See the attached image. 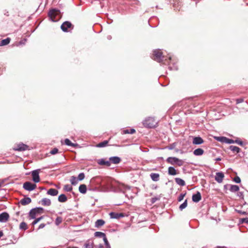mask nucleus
Instances as JSON below:
<instances>
[{
    "label": "nucleus",
    "instance_id": "obj_54",
    "mask_svg": "<svg viewBox=\"0 0 248 248\" xmlns=\"http://www.w3.org/2000/svg\"><path fill=\"white\" fill-rule=\"evenodd\" d=\"M95 248H104L103 246L101 244L95 247Z\"/></svg>",
    "mask_w": 248,
    "mask_h": 248
},
{
    "label": "nucleus",
    "instance_id": "obj_9",
    "mask_svg": "<svg viewBox=\"0 0 248 248\" xmlns=\"http://www.w3.org/2000/svg\"><path fill=\"white\" fill-rule=\"evenodd\" d=\"M224 177V174L222 172H218L216 173L215 180L218 183H221Z\"/></svg>",
    "mask_w": 248,
    "mask_h": 248
},
{
    "label": "nucleus",
    "instance_id": "obj_23",
    "mask_svg": "<svg viewBox=\"0 0 248 248\" xmlns=\"http://www.w3.org/2000/svg\"><path fill=\"white\" fill-rule=\"evenodd\" d=\"M204 151L201 148H198L195 150L193 152V154L196 156L202 155L203 154Z\"/></svg>",
    "mask_w": 248,
    "mask_h": 248
},
{
    "label": "nucleus",
    "instance_id": "obj_8",
    "mask_svg": "<svg viewBox=\"0 0 248 248\" xmlns=\"http://www.w3.org/2000/svg\"><path fill=\"white\" fill-rule=\"evenodd\" d=\"M61 28L63 31H67L68 29L71 28L73 29V26L71 22L69 21H65L62 24Z\"/></svg>",
    "mask_w": 248,
    "mask_h": 248
},
{
    "label": "nucleus",
    "instance_id": "obj_27",
    "mask_svg": "<svg viewBox=\"0 0 248 248\" xmlns=\"http://www.w3.org/2000/svg\"><path fill=\"white\" fill-rule=\"evenodd\" d=\"M78 190L81 193L85 194L87 191L86 186L84 184H82L79 186Z\"/></svg>",
    "mask_w": 248,
    "mask_h": 248
},
{
    "label": "nucleus",
    "instance_id": "obj_31",
    "mask_svg": "<svg viewBox=\"0 0 248 248\" xmlns=\"http://www.w3.org/2000/svg\"><path fill=\"white\" fill-rule=\"evenodd\" d=\"M108 144V140H104L103 142H100L96 145V147L98 148H102L106 146Z\"/></svg>",
    "mask_w": 248,
    "mask_h": 248
},
{
    "label": "nucleus",
    "instance_id": "obj_10",
    "mask_svg": "<svg viewBox=\"0 0 248 248\" xmlns=\"http://www.w3.org/2000/svg\"><path fill=\"white\" fill-rule=\"evenodd\" d=\"M28 149V146L23 143H19L17 145L16 147L14 149L16 151H25Z\"/></svg>",
    "mask_w": 248,
    "mask_h": 248
},
{
    "label": "nucleus",
    "instance_id": "obj_37",
    "mask_svg": "<svg viewBox=\"0 0 248 248\" xmlns=\"http://www.w3.org/2000/svg\"><path fill=\"white\" fill-rule=\"evenodd\" d=\"M136 132L135 130L133 128H131V129H126V130H124V134H134Z\"/></svg>",
    "mask_w": 248,
    "mask_h": 248
},
{
    "label": "nucleus",
    "instance_id": "obj_53",
    "mask_svg": "<svg viewBox=\"0 0 248 248\" xmlns=\"http://www.w3.org/2000/svg\"><path fill=\"white\" fill-rule=\"evenodd\" d=\"M157 200H158V199L156 198H153L152 199V202L153 203H154Z\"/></svg>",
    "mask_w": 248,
    "mask_h": 248
},
{
    "label": "nucleus",
    "instance_id": "obj_16",
    "mask_svg": "<svg viewBox=\"0 0 248 248\" xmlns=\"http://www.w3.org/2000/svg\"><path fill=\"white\" fill-rule=\"evenodd\" d=\"M98 163L101 165H105L108 167L110 166L111 165L109 159L108 160H106L104 159H100L98 161Z\"/></svg>",
    "mask_w": 248,
    "mask_h": 248
},
{
    "label": "nucleus",
    "instance_id": "obj_48",
    "mask_svg": "<svg viewBox=\"0 0 248 248\" xmlns=\"http://www.w3.org/2000/svg\"><path fill=\"white\" fill-rule=\"evenodd\" d=\"M103 239V240L104 241L105 245H107L109 244V243H108V241L107 240V238L106 237V236L105 237H104Z\"/></svg>",
    "mask_w": 248,
    "mask_h": 248
},
{
    "label": "nucleus",
    "instance_id": "obj_1",
    "mask_svg": "<svg viewBox=\"0 0 248 248\" xmlns=\"http://www.w3.org/2000/svg\"><path fill=\"white\" fill-rule=\"evenodd\" d=\"M153 57L155 61L161 60L163 61H167L168 60L172 61V57L169 55L168 56L163 55V52L161 49H156L153 52Z\"/></svg>",
    "mask_w": 248,
    "mask_h": 248
},
{
    "label": "nucleus",
    "instance_id": "obj_40",
    "mask_svg": "<svg viewBox=\"0 0 248 248\" xmlns=\"http://www.w3.org/2000/svg\"><path fill=\"white\" fill-rule=\"evenodd\" d=\"M62 217H58L55 220V224L58 226L62 223Z\"/></svg>",
    "mask_w": 248,
    "mask_h": 248
},
{
    "label": "nucleus",
    "instance_id": "obj_63",
    "mask_svg": "<svg viewBox=\"0 0 248 248\" xmlns=\"http://www.w3.org/2000/svg\"><path fill=\"white\" fill-rule=\"evenodd\" d=\"M171 63L172 64V66H174V64H175V63Z\"/></svg>",
    "mask_w": 248,
    "mask_h": 248
},
{
    "label": "nucleus",
    "instance_id": "obj_46",
    "mask_svg": "<svg viewBox=\"0 0 248 248\" xmlns=\"http://www.w3.org/2000/svg\"><path fill=\"white\" fill-rule=\"evenodd\" d=\"M233 181L236 183H240L241 182V179L238 176L235 177Z\"/></svg>",
    "mask_w": 248,
    "mask_h": 248
},
{
    "label": "nucleus",
    "instance_id": "obj_18",
    "mask_svg": "<svg viewBox=\"0 0 248 248\" xmlns=\"http://www.w3.org/2000/svg\"><path fill=\"white\" fill-rule=\"evenodd\" d=\"M31 202V199L30 198L27 197L21 199L20 201V203L23 205H26L30 203Z\"/></svg>",
    "mask_w": 248,
    "mask_h": 248
},
{
    "label": "nucleus",
    "instance_id": "obj_60",
    "mask_svg": "<svg viewBox=\"0 0 248 248\" xmlns=\"http://www.w3.org/2000/svg\"><path fill=\"white\" fill-rule=\"evenodd\" d=\"M3 184V181L0 182V187H1Z\"/></svg>",
    "mask_w": 248,
    "mask_h": 248
},
{
    "label": "nucleus",
    "instance_id": "obj_3",
    "mask_svg": "<svg viewBox=\"0 0 248 248\" xmlns=\"http://www.w3.org/2000/svg\"><path fill=\"white\" fill-rule=\"evenodd\" d=\"M143 124L145 127L153 128L156 125L157 123L154 118L149 117L144 121Z\"/></svg>",
    "mask_w": 248,
    "mask_h": 248
},
{
    "label": "nucleus",
    "instance_id": "obj_29",
    "mask_svg": "<svg viewBox=\"0 0 248 248\" xmlns=\"http://www.w3.org/2000/svg\"><path fill=\"white\" fill-rule=\"evenodd\" d=\"M229 148L233 153H238L240 151V149L239 147L233 145L230 146Z\"/></svg>",
    "mask_w": 248,
    "mask_h": 248
},
{
    "label": "nucleus",
    "instance_id": "obj_45",
    "mask_svg": "<svg viewBox=\"0 0 248 248\" xmlns=\"http://www.w3.org/2000/svg\"><path fill=\"white\" fill-rule=\"evenodd\" d=\"M58 152V149L57 148L53 149L50 152V153L52 155H55Z\"/></svg>",
    "mask_w": 248,
    "mask_h": 248
},
{
    "label": "nucleus",
    "instance_id": "obj_62",
    "mask_svg": "<svg viewBox=\"0 0 248 248\" xmlns=\"http://www.w3.org/2000/svg\"><path fill=\"white\" fill-rule=\"evenodd\" d=\"M173 1H174V0H173ZM175 2H178L179 1V0H175Z\"/></svg>",
    "mask_w": 248,
    "mask_h": 248
},
{
    "label": "nucleus",
    "instance_id": "obj_21",
    "mask_svg": "<svg viewBox=\"0 0 248 248\" xmlns=\"http://www.w3.org/2000/svg\"><path fill=\"white\" fill-rule=\"evenodd\" d=\"M150 177L152 180L156 182L159 180V174L156 173H151Z\"/></svg>",
    "mask_w": 248,
    "mask_h": 248
},
{
    "label": "nucleus",
    "instance_id": "obj_50",
    "mask_svg": "<svg viewBox=\"0 0 248 248\" xmlns=\"http://www.w3.org/2000/svg\"><path fill=\"white\" fill-rule=\"evenodd\" d=\"M242 222H248V218H244L242 219Z\"/></svg>",
    "mask_w": 248,
    "mask_h": 248
},
{
    "label": "nucleus",
    "instance_id": "obj_43",
    "mask_svg": "<svg viewBox=\"0 0 248 248\" xmlns=\"http://www.w3.org/2000/svg\"><path fill=\"white\" fill-rule=\"evenodd\" d=\"M43 218V217H41L37 218H36L31 223L32 225L34 226L36 224H37L38 222H39Z\"/></svg>",
    "mask_w": 248,
    "mask_h": 248
},
{
    "label": "nucleus",
    "instance_id": "obj_35",
    "mask_svg": "<svg viewBox=\"0 0 248 248\" xmlns=\"http://www.w3.org/2000/svg\"><path fill=\"white\" fill-rule=\"evenodd\" d=\"M85 248H93V243L92 242L88 241L84 244Z\"/></svg>",
    "mask_w": 248,
    "mask_h": 248
},
{
    "label": "nucleus",
    "instance_id": "obj_55",
    "mask_svg": "<svg viewBox=\"0 0 248 248\" xmlns=\"http://www.w3.org/2000/svg\"><path fill=\"white\" fill-rule=\"evenodd\" d=\"M221 160L220 157H217L215 159V160L217 161H220Z\"/></svg>",
    "mask_w": 248,
    "mask_h": 248
},
{
    "label": "nucleus",
    "instance_id": "obj_34",
    "mask_svg": "<svg viewBox=\"0 0 248 248\" xmlns=\"http://www.w3.org/2000/svg\"><path fill=\"white\" fill-rule=\"evenodd\" d=\"M19 228L21 230H26L28 229L27 224L24 222H22L20 224Z\"/></svg>",
    "mask_w": 248,
    "mask_h": 248
},
{
    "label": "nucleus",
    "instance_id": "obj_26",
    "mask_svg": "<svg viewBox=\"0 0 248 248\" xmlns=\"http://www.w3.org/2000/svg\"><path fill=\"white\" fill-rule=\"evenodd\" d=\"M58 201L61 202H65L67 201V198L65 195L62 194L58 197Z\"/></svg>",
    "mask_w": 248,
    "mask_h": 248
},
{
    "label": "nucleus",
    "instance_id": "obj_19",
    "mask_svg": "<svg viewBox=\"0 0 248 248\" xmlns=\"http://www.w3.org/2000/svg\"><path fill=\"white\" fill-rule=\"evenodd\" d=\"M203 142V140L200 137H195L193 140V143L194 144H201Z\"/></svg>",
    "mask_w": 248,
    "mask_h": 248
},
{
    "label": "nucleus",
    "instance_id": "obj_33",
    "mask_svg": "<svg viewBox=\"0 0 248 248\" xmlns=\"http://www.w3.org/2000/svg\"><path fill=\"white\" fill-rule=\"evenodd\" d=\"M64 143L68 146H72V147H75V144L73 143H72L69 139H66L64 140Z\"/></svg>",
    "mask_w": 248,
    "mask_h": 248
},
{
    "label": "nucleus",
    "instance_id": "obj_39",
    "mask_svg": "<svg viewBox=\"0 0 248 248\" xmlns=\"http://www.w3.org/2000/svg\"><path fill=\"white\" fill-rule=\"evenodd\" d=\"M63 189L67 192H70L72 190V187L70 185H66L64 186Z\"/></svg>",
    "mask_w": 248,
    "mask_h": 248
},
{
    "label": "nucleus",
    "instance_id": "obj_5",
    "mask_svg": "<svg viewBox=\"0 0 248 248\" xmlns=\"http://www.w3.org/2000/svg\"><path fill=\"white\" fill-rule=\"evenodd\" d=\"M23 187L26 190L31 191L36 188V185L30 182H26L24 183Z\"/></svg>",
    "mask_w": 248,
    "mask_h": 248
},
{
    "label": "nucleus",
    "instance_id": "obj_7",
    "mask_svg": "<svg viewBox=\"0 0 248 248\" xmlns=\"http://www.w3.org/2000/svg\"><path fill=\"white\" fill-rule=\"evenodd\" d=\"M43 210L42 208H37L31 209L29 212L30 219H35L36 214L39 213V210Z\"/></svg>",
    "mask_w": 248,
    "mask_h": 248
},
{
    "label": "nucleus",
    "instance_id": "obj_13",
    "mask_svg": "<svg viewBox=\"0 0 248 248\" xmlns=\"http://www.w3.org/2000/svg\"><path fill=\"white\" fill-rule=\"evenodd\" d=\"M9 217V214L6 212L2 213L0 214V222H5Z\"/></svg>",
    "mask_w": 248,
    "mask_h": 248
},
{
    "label": "nucleus",
    "instance_id": "obj_61",
    "mask_svg": "<svg viewBox=\"0 0 248 248\" xmlns=\"http://www.w3.org/2000/svg\"><path fill=\"white\" fill-rule=\"evenodd\" d=\"M169 68L170 69V70H172V67L170 66H169Z\"/></svg>",
    "mask_w": 248,
    "mask_h": 248
},
{
    "label": "nucleus",
    "instance_id": "obj_49",
    "mask_svg": "<svg viewBox=\"0 0 248 248\" xmlns=\"http://www.w3.org/2000/svg\"><path fill=\"white\" fill-rule=\"evenodd\" d=\"M46 226V224H44V223H42L39 226V228H38V229H43Z\"/></svg>",
    "mask_w": 248,
    "mask_h": 248
},
{
    "label": "nucleus",
    "instance_id": "obj_52",
    "mask_svg": "<svg viewBox=\"0 0 248 248\" xmlns=\"http://www.w3.org/2000/svg\"><path fill=\"white\" fill-rule=\"evenodd\" d=\"M237 195H238V196H239L240 198H243V193L241 192H238L237 194Z\"/></svg>",
    "mask_w": 248,
    "mask_h": 248
},
{
    "label": "nucleus",
    "instance_id": "obj_15",
    "mask_svg": "<svg viewBox=\"0 0 248 248\" xmlns=\"http://www.w3.org/2000/svg\"><path fill=\"white\" fill-rule=\"evenodd\" d=\"M109 216L111 218L119 219L120 217H123L124 215L122 213H116L115 212H111L109 213Z\"/></svg>",
    "mask_w": 248,
    "mask_h": 248
},
{
    "label": "nucleus",
    "instance_id": "obj_24",
    "mask_svg": "<svg viewBox=\"0 0 248 248\" xmlns=\"http://www.w3.org/2000/svg\"><path fill=\"white\" fill-rule=\"evenodd\" d=\"M175 181L177 184L180 186H184L186 185V183L184 180L180 178H175Z\"/></svg>",
    "mask_w": 248,
    "mask_h": 248
},
{
    "label": "nucleus",
    "instance_id": "obj_32",
    "mask_svg": "<svg viewBox=\"0 0 248 248\" xmlns=\"http://www.w3.org/2000/svg\"><path fill=\"white\" fill-rule=\"evenodd\" d=\"M94 236L95 237H100V238H104L106 236V234L102 232H96L94 233Z\"/></svg>",
    "mask_w": 248,
    "mask_h": 248
},
{
    "label": "nucleus",
    "instance_id": "obj_42",
    "mask_svg": "<svg viewBox=\"0 0 248 248\" xmlns=\"http://www.w3.org/2000/svg\"><path fill=\"white\" fill-rule=\"evenodd\" d=\"M221 138L224 139V141H225L226 142H227L228 143H235V141L229 139H227V138H224V137H222Z\"/></svg>",
    "mask_w": 248,
    "mask_h": 248
},
{
    "label": "nucleus",
    "instance_id": "obj_36",
    "mask_svg": "<svg viewBox=\"0 0 248 248\" xmlns=\"http://www.w3.org/2000/svg\"><path fill=\"white\" fill-rule=\"evenodd\" d=\"M78 180V179L74 176H72L70 179V182L73 185H76L77 184Z\"/></svg>",
    "mask_w": 248,
    "mask_h": 248
},
{
    "label": "nucleus",
    "instance_id": "obj_4",
    "mask_svg": "<svg viewBox=\"0 0 248 248\" xmlns=\"http://www.w3.org/2000/svg\"><path fill=\"white\" fill-rule=\"evenodd\" d=\"M60 11L56 9H52L48 13V16L52 21H56L57 20V16L60 14Z\"/></svg>",
    "mask_w": 248,
    "mask_h": 248
},
{
    "label": "nucleus",
    "instance_id": "obj_14",
    "mask_svg": "<svg viewBox=\"0 0 248 248\" xmlns=\"http://www.w3.org/2000/svg\"><path fill=\"white\" fill-rule=\"evenodd\" d=\"M109 160L110 164H118L121 162V159L118 156H112L109 158Z\"/></svg>",
    "mask_w": 248,
    "mask_h": 248
},
{
    "label": "nucleus",
    "instance_id": "obj_41",
    "mask_svg": "<svg viewBox=\"0 0 248 248\" xmlns=\"http://www.w3.org/2000/svg\"><path fill=\"white\" fill-rule=\"evenodd\" d=\"M85 178V175L83 172L80 173L78 177V180L79 181H81L83 180Z\"/></svg>",
    "mask_w": 248,
    "mask_h": 248
},
{
    "label": "nucleus",
    "instance_id": "obj_12",
    "mask_svg": "<svg viewBox=\"0 0 248 248\" xmlns=\"http://www.w3.org/2000/svg\"><path fill=\"white\" fill-rule=\"evenodd\" d=\"M118 188L120 191L124 193L127 190H129L130 189V187L123 184H119L118 185Z\"/></svg>",
    "mask_w": 248,
    "mask_h": 248
},
{
    "label": "nucleus",
    "instance_id": "obj_20",
    "mask_svg": "<svg viewBox=\"0 0 248 248\" xmlns=\"http://www.w3.org/2000/svg\"><path fill=\"white\" fill-rule=\"evenodd\" d=\"M40 202L44 206H49L51 203L50 200L47 198H43Z\"/></svg>",
    "mask_w": 248,
    "mask_h": 248
},
{
    "label": "nucleus",
    "instance_id": "obj_59",
    "mask_svg": "<svg viewBox=\"0 0 248 248\" xmlns=\"http://www.w3.org/2000/svg\"><path fill=\"white\" fill-rule=\"evenodd\" d=\"M216 248H227L225 247L217 246Z\"/></svg>",
    "mask_w": 248,
    "mask_h": 248
},
{
    "label": "nucleus",
    "instance_id": "obj_2",
    "mask_svg": "<svg viewBox=\"0 0 248 248\" xmlns=\"http://www.w3.org/2000/svg\"><path fill=\"white\" fill-rule=\"evenodd\" d=\"M166 161L171 165H177L179 167L184 164V161L182 160L179 159L175 157H169L166 159Z\"/></svg>",
    "mask_w": 248,
    "mask_h": 248
},
{
    "label": "nucleus",
    "instance_id": "obj_47",
    "mask_svg": "<svg viewBox=\"0 0 248 248\" xmlns=\"http://www.w3.org/2000/svg\"><path fill=\"white\" fill-rule=\"evenodd\" d=\"M235 143L241 146L243 145V142L238 140H235Z\"/></svg>",
    "mask_w": 248,
    "mask_h": 248
},
{
    "label": "nucleus",
    "instance_id": "obj_28",
    "mask_svg": "<svg viewBox=\"0 0 248 248\" xmlns=\"http://www.w3.org/2000/svg\"><path fill=\"white\" fill-rule=\"evenodd\" d=\"M10 41L11 39L8 37L5 39L2 40L0 43V46H3L8 45L9 44Z\"/></svg>",
    "mask_w": 248,
    "mask_h": 248
},
{
    "label": "nucleus",
    "instance_id": "obj_38",
    "mask_svg": "<svg viewBox=\"0 0 248 248\" xmlns=\"http://www.w3.org/2000/svg\"><path fill=\"white\" fill-rule=\"evenodd\" d=\"M187 205V200H186L185 201L180 205V206H179L180 210L181 211L183 210L184 209H185V208L186 207Z\"/></svg>",
    "mask_w": 248,
    "mask_h": 248
},
{
    "label": "nucleus",
    "instance_id": "obj_30",
    "mask_svg": "<svg viewBox=\"0 0 248 248\" xmlns=\"http://www.w3.org/2000/svg\"><path fill=\"white\" fill-rule=\"evenodd\" d=\"M239 190V187L238 186L236 185H231L230 187V190L232 192H235L238 191Z\"/></svg>",
    "mask_w": 248,
    "mask_h": 248
},
{
    "label": "nucleus",
    "instance_id": "obj_51",
    "mask_svg": "<svg viewBox=\"0 0 248 248\" xmlns=\"http://www.w3.org/2000/svg\"><path fill=\"white\" fill-rule=\"evenodd\" d=\"M243 101V99H241V98L237 99L236 100V103H237V104H238V103H240L242 102Z\"/></svg>",
    "mask_w": 248,
    "mask_h": 248
},
{
    "label": "nucleus",
    "instance_id": "obj_57",
    "mask_svg": "<svg viewBox=\"0 0 248 248\" xmlns=\"http://www.w3.org/2000/svg\"><path fill=\"white\" fill-rule=\"evenodd\" d=\"M3 235V232L2 231H0V238L2 237Z\"/></svg>",
    "mask_w": 248,
    "mask_h": 248
},
{
    "label": "nucleus",
    "instance_id": "obj_6",
    "mask_svg": "<svg viewBox=\"0 0 248 248\" xmlns=\"http://www.w3.org/2000/svg\"><path fill=\"white\" fill-rule=\"evenodd\" d=\"M40 170L38 169L34 170H33L31 172V175L32 176V180L35 183H38L40 182V177L39 175V171Z\"/></svg>",
    "mask_w": 248,
    "mask_h": 248
},
{
    "label": "nucleus",
    "instance_id": "obj_58",
    "mask_svg": "<svg viewBox=\"0 0 248 248\" xmlns=\"http://www.w3.org/2000/svg\"><path fill=\"white\" fill-rule=\"evenodd\" d=\"M106 248H110V245L109 244L107 245H106Z\"/></svg>",
    "mask_w": 248,
    "mask_h": 248
},
{
    "label": "nucleus",
    "instance_id": "obj_25",
    "mask_svg": "<svg viewBox=\"0 0 248 248\" xmlns=\"http://www.w3.org/2000/svg\"><path fill=\"white\" fill-rule=\"evenodd\" d=\"M105 221L103 219H98L95 222V227L99 228L105 224Z\"/></svg>",
    "mask_w": 248,
    "mask_h": 248
},
{
    "label": "nucleus",
    "instance_id": "obj_44",
    "mask_svg": "<svg viewBox=\"0 0 248 248\" xmlns=\"http://www.w3.org/2000/svg\"><path fill=\"white\" fill-rule=\"evenodd\" d=\"M186 194H181L178 198V201L179 202H181L184 199V197L185 196Z\"/></svg>",
    "mask_w": 248,
    "mask_h": 248
},
{
    "label": "nucleus",
    "instance_id": "obj_22",
    "mask_svg": "<svg viewBox=\"0 0 248 248\" xmlns=\"http://www.w3.org/2000/svg\"><path fill=\"white\" fill-rule=\"evenodd\" d=\"M168 174L170 175H175L178 173L174 167H170L168 168Z\"/></svg>",
    "mask_w": 248,
    "mask_h": 248
},
{
    "label": "nucleus",
    "instance_id": "obj_17",
    "mask_svg": "<svg viewBox=\"0 0 248 248\" xmlns=\"http://www.w3.org/2000/svg\"><path fill=\"white\" fill-rule=\"evenodd\" d=\"M58 192H58V190L54 189V188H50L47 190L46 193L48 195H51L52 196H56L58 195Z\"/></svg>",
    "mask_w": 248,
    "mask_h": 248
},
{
    "label": "nucleus",
    "instance_id": "obj_56",
    "mask_svg": "<svg viewBox=\"0 0 248 248\" xmlns=\"http://www.w3.org/2000/svg\"><path fill=\"white\" fill-rule=\"evenodd\" d=\"M239 212L240 214H242V215H245V214H246V212L239 211Z\"/></svg>",
    "mask_w": 248,
    "mask_h": 248
},
{
    "label": "nucleus",
    "instance_id": "obj_11",
    "mask_svg": "<svg viewBox=\"0 0 248 248\" xmlns=\"http://www.w3.org/2000/svg\"><path fill=\"white\" fill-rule=\"evenodd\" d=\"M193 202H198L202 199L201 194L200 192L197 191L195 194H193L192 197Z\"/></svg>",
    "mask_w": 248,
    "mask_h": 248
}]
</instances>
